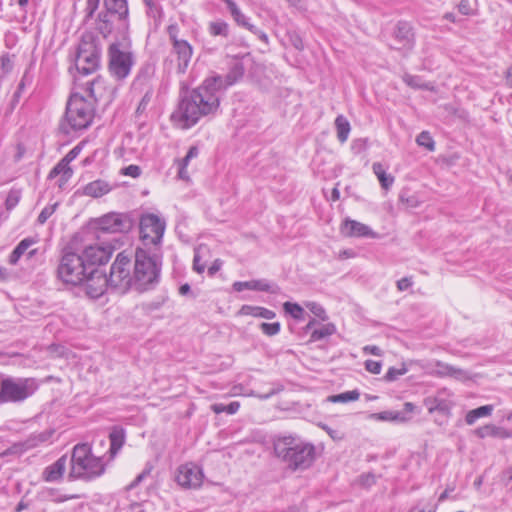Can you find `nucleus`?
<instances>
[{
  "instance_id": "f257e3e1",
  "label": "nucleus",
  "mask_w": 512,
  "mask_h": 512,
  "mask_svg": "<svg viewBox=\"0 0 512 512\" xmlns=\"http://www.w3.org/2000/svg\"><path fill=\"white\" fill-rule=\"evenodd\" d=\"M244 71V65L240 61H235L225 77L207 78L201 86L186 92L171 115L172 122L180 129H188L201 117L215 113L220 104L216 92L239 81Z\"/></svg>"
},
{
  "instance_id": "f03ea898",
  "label": "nucleus",
  "mask_w": 512,
  "mask_h": 512,
  "mask_svg": "<svg viewBox=\"0 0 512 512\" xmlns=\"http://www.w3.org/2000/svg\"><path fill=\"white\" fill-rule=\"evenodd\" d=\"M162 265V253L160 248L155 250L137 248L133 270L134 288L138 292L150 290L159 281Z\"/></svg>"
},
{
  "instance_id": "7ed1b4c3",
  "label": "nucleus",
  "mask_w": 512,
  "mask_h": 512,
  "mask_svg": "<svg viewBox=\"0 0 512 512\" xmlns=\"http://www.w3.org/2000/svg\"><path fill=\"white\" fill-rule=\"evenodd\" d=\"M93 118L94 106L92 102L79 94H73L67 102L65 118L60 124V129L65 134L86 129Z\"/></svg>"
},
{
  "instance_id": "20e7f679",
  "label": "nucleus",
  "mask_w": 512,
  "mask_h": 512,
  "mask_svg": "<svg viewBox=\"0 0 512 512\" xmlns=\"http://www.w3.org/2000/svg\"><path fill=\"white\" fill-rule=\"evenodd\" d=\"M104 472V465L99 457L91 453L87 444H77L71 456L70 479L91 480Z\"/></svg>"
},
{
  "instance_id": "39448f33",
  "label": "nucleus",
  "mask_w": 512,
  "mask_h": 512,
  "mask_svg": "<svg viewBox=\"0 0 512 512\" xmlns=\"http://www.w3.org/2000/svg\"><path fill=\"white\" fill-rule=\"evenodd\" d=\"M277 457L285 461L290 468L305 469L314 461L315 449L311 444L294 443L290 438L278 440L274 444Z\"/></svg>"
},
{
  "instance_id": "423d86ee",
  "label": "nucleus",
  "mask_w": 512,
  "mask_h": 512,
  "mask_svg": "<svg viewBox=\"0 0 512 512\" xmlns=\"http://www.w3.org/2000/svg\"><path fill=\"white\" fill-rule=\"evenodd\" d=\"M38 387L35 378H4L0 382V402H23L31 397Z\"/></svg>"
},
{
  "instance_id": "0eeeda50",
  "label": "nucleus",
  "mask_w": 512,
  "mask_h": 512,
  "mask_svg": "<svg viewBox=\"0 0 512 512\" xmlns=\"http://www.w3.org/2000/svg\"><path fill=\"white\" fill-rule=\"evenodd\" d=\"M91 270L83 257L73 251L65 250L58 265V277L67 284L80 285Z\"/></svg>"
},
{
  "instance_id": "6e6552de",
  "label": "nucleus",
  "mask_w": 512,
  "mask_h": 512,
  "mask_svg": "<svg viewBox=\"0 0 512 512\" xmlns=\"http://www.w3.org/2000/svg\"><path fill=\"white\" fill-rule=\"evenodd\" d=\"M99 57L100 48L95 36L91 33L84 34L78 45L75 58L77 70L84 75L95 72L99 67Z\"/></svg>"
},
{
  "instance_id": "1a4fd4ad",
  "label": "nucleus",
  "mask_w": 512,
  "mask_h": 512,
  "mask_svg": "<svg viewBox=\"0 0 512 512\" xmlns=\"http://www.w3.org/2000/svg\"><path fill=\"white\" fill-rule=\"evenodd\" d=\"M165 231V223L156 215L143 216L140 221L142 248L155 250L160 248V242Z\"/></svg>"
},
{
  "instance_id": "9d476101",
  "label": "nucleus",
  "mask_w": 512,
  "mask_h": 512,
  "mask_svg": "<svg viewBox=\"0 0 512 512\" xmlns=\"http://www.w3.org/2000/svg\"><path fill=\"white\" fill-rule=\"evenodd\" d=\"M130 266V258L123 252L119 253L111 266L110 275L107 277L109 285L120 292H126L130 287H134Z\"/></svg>"
},
{
  "instance_id": "9b49d317",
  "label": "nucleus",
  "mask_w": 512,
  "mask_h": 512,
  "mask_svg": "<svg viewBox=\"0 0 512 512\" xmlns=\"http://www.w3.org/2000/svg\"><path fill=\"white\" fill-rule=\"evenodd\" d=\"M98 230L106 233H127L134 226V220L127 214L108 213L95 221Z\"/></svg>"
},
{
  "instance_id": "f8f14e48",
  "label": "nucleus",
  "mask_w": 512,
  "mask_h": 512,
  "mask_svg": "<svg viewBox=\"0 0 512 512\" xmlns=\"http://www.w3.org/2000/svg\"><path fill=\"white\" fill-rule=\"evenodd\" d=\"M133 64L130 52L121 50L118 44L109 47V70L117 79H123L130 73Z\"/></svg>"
},
{
  "instance_id": "ddd939ff",
  "label": "nucleus",
  "mask_w": 512,
  "mask_h": 512,
  "mask_svg": "<svg viewBox=\"0 0 512 512\" xmlns=\"http://www.w3.org/2000/svg\"><path fill=\"white\" fill-rule=\"evenodd\" d=\"M414 43L415 36L412 26L405 21L398 22L393 32V43L390 44V48L406 55L413 49Z\"/></svg>"
},
{
  "instance_id": "4468645a",
  "label": "nucleus",
  "mask_w": 512,
  "mask_h": 512,
  "mask_svg": "<svg viewBox=\"0 0 512 512\" xmlns=\"http://www.w3.org/2000/svg\"><path fill=\"white\" fill-rule=\"evenodd\" d=\"M203 472L199 466L193 463L181 465L176 474L177 483L189 489L199 488L203 482Z\"/></svg>"
},
{
  "instance_id": "2eb2a0df",
  "label": "nucleus",
  "mask_w": 512,
  "mask_h": 512,
  "mask_svg": "<svg viewBox=\"0 0 512 512\" xmlns=\"http://www.w3.org/2000/svg\"><path fill=\"white\" fill-rule=\"evenodd\" d=\"M82 284H84L88 296L98 298L105 292L109 280L101 270L91 268Z\"/></svg>"
},
{
  "instance_id": "dca6fc26",
  "label": "nucleus",
  "mask_w": 512,
  "mask_h": 512,
  "mask_svg": "<svg viewBox=\"0 0 512 512\" xmlns=\"http://www.w3.org/2000/svg\"><path fill=\"white\" fill-rule=\"evenodd\" d=\"M112 254L111 246H102L99 244L88 245L82 251L81 256L83 257L87 266L96 268L95 265H101L106 263Z\"/></svg>"
},
{
  "instance_id": "f3484780",
  "label": "nucleus",
  "mask_w": 512,
  "mask_h": 512,
  "mask_svg": "<svg viewBox=\"0 0 512 512\" xmlns=\"http://www.w3.org/2000/svg\"><path fill=\"white\" fill-rule=\"evenodd\" d=\"M86 91L89 96L95 101L97 100H111L114 88L109 87L104 78L98 76L92 81L86 83Z\"/></svg>"
},
{
  "instance_id": "a211bd4d",
  "label": "nucleus",
  "mask_w": 512,
  "mask_h": 512,
  "mask_svg": "<svg viewBox=\"0 0 512 512\" xmlns=\"http://www.w3.org/2000/svg\"><path fill=\"white\" fill-rule=\"evenodd\" d=\"M173 51L178 58V71L184 73L192 56V47L185 40H175Z\"/></svg>"
},
{
  "instance_id": "6ab92c4d",
  "label": "nucleus",
  "mask_w": 512,
  "mask_h": 512,
  "mask_svg": "<svg viewBox=\"0 0 512 512\" xmlns=\"http://www.w3.org/2000/svg\"><path fill=\"white\" fill-rule=\"evenodd\" d=\"M341 233L347 237L374 236L367 225L355 220H346L341 227Z\"/></svg>"
},
{
  "instance_id": "aec40b11",
  "label": "nucleus",
  "mask_w": 512,
  "mask_h": 512,
  "mask_svg": "<svg viewBox=\"0 0 512 512\" xmlns=\"http://www.w3.org/2000/svg\"><path fill=\"white\" fill-rule=\"evenodd\" d=\"M474 434L483 439L486 437H493L498 439H507L512 436V433L503 427L494 424H487L474 430Z\"/></svg>"
},
{
  "instance_id": "412c9836",
  "label": "nucleus",
  "mask_w": 512,
  "mask_h": 512,
  "mask_svg": "<svg viewBox=\"0 0 512 512\" xmlns=\"http://www.w3.org/2000/svg\"><path fill=\"white\" fill-rule=\"evenodd\" d=\"M67 458L66 456H62L55 463L48 466L43 473V477L45 481L52 482L59 480L66 468Z\"/></svg>"
},
{
  "instance_id": "4be33fe9",
  "label": "nucleus",
  "mask_w": 512,
  "mask_h": 512,
  "mask_svg": "<svg viewBox=\"0 0 512 512\" xmlns=\"http://www.w3.org/2000/svg\"><path fill=\"white\" fill-rule=\"evenodd\" d=\"M118 20L115 14L105 11L99 13L97 20V30L104 36L107 37L113 30L114 21Z\"/></svg>"
},
{
  "instance_id": "5701e85b",
  "label": "nucleus",
  "mask_w": 512,
  "mask_h": 512,
  "mask_svg": "<svg viewBox=\"0 0 512 512\" xmlns=\"http://www.w3.org/2000/svg\"><path fill=\"white\" fill-rule=\"evenodd\" d=\"M104 7L107 11L117 16L122 21L128 15V6L126 0H104Z\"/></svg>"
},
{
  "instance_id": "b1692460",
  "label": "nucleus",
  "mask_w": 512,
  "mask_h": 512,
  "mask_svg": "<svg viewBox=\"0 0 512 512\" xmlns=\"http://www.w3.org/2000/svg\"><path fill=\"white\" fill-rule=\"evenodd\" d=\"M111 190L110 185L103 180L90 182L84 187V194L91 197H101Z\"/></svg>"
},
{
  "instance_id": "393cba45",
  "label": "nucleus",
  "mask_w": 512,
  "mask_h": 512,
  "mask_svg": "<svg viewBox=\"0 0 512 512\" xmlns=\"http://www.w3.org/2000/svg\"><path fill=\"white\" fill-rule=\"evenodd\" d=\"M198 156V148L196 146H192L190 147L187 155L181 159V160H178L177 163H178V177L184 181H189L190 180V177H189V174L186 170L190 160L192 158H195Z\"/></svg>"
},
{
  "instance_id": "a878e982",
  "label": "nucleus",
  "mask_w": 512,
  "mask_h": 512,
  "mask_svg": "<svg viewBox=\"0 0 512 512\" xmlns=\"http://www.w3.org/2000/svg\"><path fill=\"white\" fill-rule=\"evenodd\" d=\"M240 315H251L253 317H260L264 319H273L275 313L269 309L257 306L243 305L239 310Z\"/></svg>"
},
{
  "instance_id": "bb28decb",
  "label": "nucleus",
  "mask_w": 512,
  "mask_h": 512,
  "mask_svg": "<svg viewBox=\"0 0 512 512\" xmlns=\"http://www.w3.org/2000/svg\"><path fill=\"white\" fill-rule=\"evenodd\" d=\"M110 454L111 456H115L118 451L122 448L125 442V434L124 430L120 428H114L110 435Z\"/></svg>"
},
{
  "instance_id": "cd10ccee",
  "label": "nucleus",
  "mask_w": 512,
  "mask_h": 512,
  "mask_svg": "<svg viewBox=\"0 0 512 512\" xmlns=\"http://www.w3.org/2000/svg\"><path fill=\"white\" fill-rule=\"evenodd\" d=\"M373 172L378 178L380 185L383 189L389 190L390 187L394 183V177L385 172L383 165L379 162H376L372 166Z\"/></svg>"
},
{
  "instance_id": "c85d7f7f",
  "label": "nucleus",
  "mask_w": 512,
  "mask_h": 512,
  "mask_svg": "<svg viewBox=\"0 0 512 512\" xmlns=\"http://www.w3.org/2000/svg\"><path fill=\"white\" fill-rule=\"evenodd\" d=\"M234 290L241 292L244 289L258 290V291H269L270 285L263 281H246V282H235L233 284Z\"/></svg>"
},
{
  "instance_id": "c756f323",
  "label": "nucleus",
  "mask_w": 512,
  "mask_h": 512,
  "mask_svg": "<svg viewBox=\"0 0 512 512\" xmlns=\"http://www.w3.org/2000/svg\"><path fill=\"white\" fill-rule=\"evenodd\" d=\"M437 367L439 370L437 373L441 376H451L456 379H465L467 378V373L459 368H455L448 364H443L441 362H437Z\"/></svg>"
},
{
  "instance_id": "7c9ffc66",
  "label": "nucleus",
  "mask_w": 512,
  "mask_h": 512,
  "mask_svg": "<svg viewBox=\"0 0 512 512\" xmlns=\"http://www.w3.org/2000/svg\"><path fill=\"white\" fill-rule=\"evenodd\" d=\"M493 411L492 405H485L476 409L470 410L465 417L468 425H472L478 418L490 416Z\"/></svg>"
},
{
  "instance_id": "2f4dec72",
  "label": "nucleus",
  "mask_w": 512,
  "mask_h": 512,
  "mask_svg": "<svg viewBox=\"0 0 512 512\" xmlns=\"http://www.w3.org/2000/svg\"><path fill=\"white\" fill-rule=\"evenodd\" d=\"M335 127L337 130V138L341 143H344L348 139V135L350 133V124L348 120L339 115L335 120Z\"/></svg>"
},
{
  "instance_id": "473e14b6",
  "label": "nucleus",
  "mask_w": 512,
  "mask_h": 512,
  "mask_svg": "<svg viewBox=\"0 0 512 512\" xmlns=\"http://www.w3.org/2000/svg\"><path fill=\"white\" fill-rule=\"evenodd\" d=\"M209 249L206 245H199L195 249L194 259H193V269L198 273H203L205 270V262H201L203 258H205L206 254H208Z\"/></svg>"
},
{
  "instance_id": "72a5a7b5",
  "label": "nucleus",
  "mask_w": 512,
  "mask_h": 512,
  "mask_svg": "<svg viewBox=\"0 0 512 512\" xmlns=\"http://www.w3.org/2000/svg\"><path fill=\"white\" fill-rule=\"evenodd\" d=\"M62 175L63 181H67L72 175V169L69 163L62 159L49 173V178H54L57 175Z\"/></svg>"
},
{
  "instance_id": "f704fd0d",
  "label": "nucleus",
  "mask_w": 512,
  "mask_h": 512,
  "mask_svg": "<svg viewBox=\"0 0 512 512\" xmlns=\"http://www.w3.org/2000/svg\"><path fill=\"white\" fill-rule=\"evenodd\" d=\"M336 332V326L333 323L322 325L319 329H315L311 334V341H318Z\"/></svg>"
},
{
  "instance_id": "c9c22d12",
  "label": "nucleus",
  "mask_w": 512,
  "mask_h": 512,
  "mask_svg": "<svg viewBox=\"0 0 512 512\" xmlns=\"http://www.w3.org/2000/svg\"><path fill=\"white\" fill-rule=\"evenodd\" d=\"M231 15L232 17L234 18V20L241 26L247 28L248 30L254 32V33H258L259 31L256 29V27L252 24H250L245 15L239 10V8L237 7V5L235 7H233L231 10Z\"/></svg>"
},
{
  "instance_id": "e433bc0d",
  "label": "nucleus",
  "mask_w": 512,
  "mask_h": 512,
  "mask_svg": "<svg viewBox=\"0 0 512 512\" xmlns=\"http://www.w3.org/2000/svg\"><path fill=\"white\" fill-rule=\"evenodd\" d=\"M359 392L356 390L353 391H347L341 394L337 395H331L328 397V401L330 402H350V401H356L359 399Z\"/></svg>"
},
{
  "instance_id": "4c0bfd02",
  "label": "nucleus",
  "mask_w": 512,
  "mask_h": 512,
  "mask_svg": "<svg viewBox=\"0 0 512 512\" xmlns=\"http://www.w3.org/2000/svg\"><path fill=\"white\" fill-rule=\"evenodd\" d=\"M403 81L408 86H410L412 88L426 89V90L434 91V87L433 86H431L428 83H422L421 79L418 76H413V75L406 74L403 77Z\"/></svg>"
},
{
  "instance_id": "58836bf2",
  "label": "nucleus",
  "mask_w": 512,
  "mask_h": 512,
  "mask_svg": "<svg viewBox=\"0 0 512 512\" xmlns=\"http://www.w3.org/2000/svg\"><path fill=\"white\" fill-rule=\"evenodd\" d=\"M239 408H240V403L237 401L231 402L228 405H223V404H218V403L211 405L212 411L215 412L216 414H220L222 412H226L228 414H235L239 410Z\"/></svg>"
},
{
  "instance_id": "ea45409f",
  "label": "nucleus",
  "mask_w": 512,
  "mask_h": 512,
  "mask_svg": "<svg viewBox=\"0 0 512 512\" xmlns=\"http://www.w3.org/2000/svg\"><path fill=\"white\" fill-rule=\"evenodd\" d=\"M209 32L213 36L226 37L228 35V25L224 21L211 22L209 24Z\"/></svg>"
},
{
  "instance_id": "a19ab883",
  "label": "nucleus",
  "mask_w": 512,
  "mask_h": 512,
  "mask_svg": "<svg viewBox=\"0 0 512 512\" xmlns=\"http://www.w3.org/2000/svg\"><path fill=\"white\" fill-rule=\"evenodd\" d=\"M416 142L419 146L425 147L429 151H434V149H435V143H434L432 137L430 136L429 132H427V131L421 132L417 136Z\"/></svg>"
},
{
  "instance_id": "79ce46f5",
  "label": "nucleus",
  "mask_w": 512,
  "mask_h": 512,
  "mask_svg": "<svg viewBox=\"0 0 512 512\" xmlns=\"http://www.w3.org/2000/svg\"><path fill=\"white\" fill-rule=\"evenodd\" d=\"M283 307L285 311L289 313L293 318L297 320H301L303 318L304 310L300 305L296 303L285 302Z\"/></svg>"
},
{
  "instance_id": "37998d69",
  "label": "nucleus",
  "mask_w": 512,
  "mask_h": 512,
  "mask_svg": "<svg viewBox=\"0 0 512 512\" xmlns=\"http://www.w3.org/2000/svg\"><path fill=\"white\" fill-rule=\"evenodd\" d=\"M277 391L272 389L270 392L264 394V395H258V394H255L254 391H250L249 393H243V387L241 385H235L233 386L232 390H231V395L233 396H236V395H245V396H255V397H258L260 399H268L269 397H271L272 395H274Z\"/></svg>"
},
{
  "instance_id": "c03bdc74",
  "label": "nucleus",
  "mask_w": 512,
  "mask_h": 512,
  "mask_svg": "<svg viewBox=\"0 0 512 512\" xmlns=\"http://www.w3.org/2000/svg\"><path fill=\"white\" fill-rule=\"evenodd\" d=\"M260 329L262 332L267 336H274L279 333L280 331V323L274 322V323H261Z\"/></svg>"
},
{
  "instance_id": "a18cd8bd",
  "label": "nucleus",
  "mask_w": 512,
  "mask_h": 512,
  "mask_svg": "<svg viewBox=\"0 0 512 512\" xmlns=\"http://www.w3.org/2000/svg\"><path fill=\"white\" fill-rule=\"evenodd\" d=\"M306 307L318 318H320L321 320H326L327 319V315H326V312L324 310V308L316 303V302H309L306 304Z\"/></svg>"
},
{
  "instance_id": "49530a36",
  "label": "nucleus",
  "mask_w": 512,
  "mask_h": 512,
  "mask_svg": "<svg viewBox=\"0 0 512 512\" xmlns=\"http://www.w3.org/2000/svg\"><path fill=\"white\" fill-rule=\"evenodd\" d=\"M399 200L410 208H416L421 203L415 195H407L406 193H401Z\"/></svg>"
},
{
  "instance_id": "de8ad7c7",
  "label": "nucleus",
  "mask_w": 512,
  "mask_h": 512,
  "mask_svg": "<svg viewBox=\"0 0 512 512\" xmlns=\"http://www.w3.org/2000/svg\"><path fill=\"white\" fill-rule=\"evenodd\" d=\"M57 204L45 207L38 216V222L44 224L47 219L55 212Z\"/></svg>"
},
{
  "instance_id": "09e8293b",
  "label": "nucleus",
  "mask_w": 512,
  "mask_h": 512,
  "mask_svg": "<svg viewBox=\"0 0 512 512\" xmlns=\"http://www.w3.org/2000/svg\"><path fill=\"white\" fill-rule=\"evenodd\" d=\"M406 372H407V369L405 367H402L400 369L392 367V368H389V370L387 371V373L385 375V379L388 381H394L399 376L404 375Z\"/></svg>"
},
{
  "instance_id": "8fccbe9b",
  "label": "nucleus",
  "mask_w": 512,
  "mask_h": 512,
  "mask_svg": "<svg viewBox=\"0 0 512 512\" xmlns=\"http://www.w3.org/2000/svg\"><path fill=\"white\" fill-rule=\"evenodd\" d=\"M20 199V194L18 191H10L6 198V208L8 210L12 209L17 205Z\"/></svg>"
},
{
  "instance_id": "3c124183",
  "label": "nucleus",
  "mask_w": 512,
  "mask_h": 512,
  "mask_svg": "<svg viewBox=\"0 0 512 512\" xmlns=\"http://www.w3.org/2000/svg\"><path fill=\"white\" fill-rule=\"evenodd\" d=\"M152 97H153V93L151 90H148L145 95L142 97L138 107H137V110L136 112L138 114L142 113L145 111V109L147 108V106L149 105V103L151 102L152 100Z\"/></svg>"
},
{
  "instance_id": "603ef678",
  "label": "nucleus",
  "mask_w": 512,
  "mask_h": 512,
  "mask_svg": "<svg viewBox=\"0 0 512 512\" xmlns=\"http://www.w3.org/2000/svg\"><path fill=\"white\" fill-rule=\"evenodd\" d=\"M99 3H100V0H87V3H86V8H85V12H86V19H91L95 13V11L98 9L99 7Z\"/></svg>"
},
{
  "instance_id": "864d4df0",
  "label": "nucleus",
  "mask_w": 512,
  "mask_h": 512,
  "mask_svg": "<svg viewBox=\"0 0 512 512\" xmlns=\"http://www.w3.org/2000/svg\"><path fill=\"white\" fill-rule=\"evenodd\" d=\"M358 482L364 487H370L376 482V477L372 473H366L359 477Z\"/></svg>"
},
{
  "instance_id": "5fc2aeb1",
  "label": "nucleus",
  "mask_w": 512,
  "mask_h": 512,
  "mask_svg": "<svg viewBox=\"0 0 512 512\" xmlns=\"http://www.w3.org/2000/svg\"><path fill=\"white\" fill-rule=\"evenodd\" d=\"M140 173H141V169L137 165H129V166L121 169V174H123L125 176H131L133 178L140 176Z\"/></svg>"
},
{
  "instance_id": "6e6d98bb",
  "label": "nucleus",
  "mask_w": 512,
  "mask_h": 512,
  "mask_svg": "<svg viewBox=\"0 0 512 512\" xmlns=\"http://www.w3.org/2000/svg\"><path fill=\"white\" fill-rule=\"evenodd\" d=\"M382 364L378 361L366 360L365 368L367 371L373 374H379L381 371Z\"/></svg>"
},
{
  "instance_id": "4d7b16f0",
  "label": "nucleus",
  "mask_w": 512,
  "mask_h": 512,
  "mask_svg": "<svg viewBox=\"0 0 512 512\" xmlns=\"http://www.w3.org/2000/svg\"><path fill=\"white\" fill-rule=\"evenodd\" d=\"M321 428L325 430L328 433V435L335 441H340L344 439V434L339 430L332 429L327 425H321Z\"/></svg>"
},
{
  "instance_id": "13d9d810",
  "label": "nucleus",
  "mask_w": 512,
  "mask_h": 512,
  "mask_svg": "<svg viewBox=\"0 0 512 512\" xmlns=\"http://www.w3.org/2000/svg\"><path fill=\"white\" fill-rule=\"evenodd\" d=\"M34 243L35 241L31 238L24 239L17 245L15 250H17V253H20V255L22 256L26 252V250Z\"/></svg>"
},
{
  "instance_id": "bf43d9fd",
  "label": "nucleus",
  "mask_w": 512,
  "mask_h": 512,
  "mask_svg": "<svg viewBox=\"0 0 512 512\" xmlns=\"http://www.w3.org/2000/svg\"><path fill=\"white\" fill-rule=\"evenodd\" d=\"M412 284L413 282L411 277H404L397 281V288L399 291H405L410 288Z\"/></svg>"
},
{
  "instance_id": "052dcab7",
  "label": "nucleus",
  "mask_w": 512,
  "mask_h": 512,
  "mask_svg": "<svg viewBox=\"0 0 512 512\" xmlns=\"http://www.w3.org/2000/svg\"><path fill=\"white\" fill-rule=\"evenodd\" d=\"M363 352L366 354H372L375 356H381L383 354L382 350L378 346H365L363 348Z\"/></svg>"
},
{
  "instance_id": "680f3d73",
  "label": "nucleus",
  "mask_w": 512,
  "mask_h": 512,
  "mask_svg": "<svg viewBox=\"0 0 512 512\" xmlns=\"http://www.w3.org/2000/svg\"><path fill=\"white\" fill-rule=\"evenodd\" d=\"M459 11L464 14L468 15L471 12L470 3L468 0H462L458 5Z\"/></svg>"
},
{
  "instance_id": "e2e57ef3",
  "label": "nucleus",
  "mask_w": 512,
  "mask_h": 512,
  "mask_svg": "<svg viewBox=\"0 0 512 512\" xmlns=\"http://www.w3.org/2000/svg\"><path fill=\"white\" fill-rule=\"evenodd\" d=\"M80 152V147L76 146L71 151L68 152V154L63 158L66 162L70 163L72 160H74L77 155Z\"/></svg>"
},
{
  "instance_id": "0e129e2a",
  "label": "nucleus",
  "mask_w": 512,
  "mask_h": 512,
  "mask_svg": "<svg viewBox=\"0 0 512 512\" xmlns=\"http://www.w3.org/2000/svg\"><path fill=\"white\" fill-rule=\"evenodd\" d=\"M221 266H222V261L220 259H216L208 269L209 275L213 276L216 272H218L220 270Z\"/></svg>"
},
{
  "instance_id": "69168bd1",
  "label": "nucleus",
  "mask_w": 512,
  "mask_h": 512,
  "mask_svg": "<svg viewBox=\"0 0 512 512\" xmlns=\"http://www.w3.org/2000/svg\"><path fill=\"white\" fill-rule=\"evenodd\" d=\"M168 34H169V37H170V40L172 41V43H174L175 40H178L177 39V26L176 25H170L168 27Z\"/></svg>"
},
{
  "instance_id": "338daca9",
  "label": "nucleus",
  "mask_w": 512,
  "mask_h": 512,
  "mask_svg": "<svg viewBox=\"0 0 512 512\" xmlns=\"http://www.w3.org/2000/svg\"><path fill=\"white\" fill-rule=\"evenodd\" d=\"M375 417L379 420H390L391 421L392 412H389V411L381 412V413L375 414Z\"/></svg>"
},
{
  "instance_id": "774afa93",
  "label": "nucleus",
  "mask_w": 512,
  "mask_h": 512,
  "mask_svg": "<svg viewBox=\"0 0 512 512\" xmlns=\"http://www.w3.org/2000/svg\"><path fill=\"white\" fill-rule=\"evenodd\" d=\"M506 83L509 87H512V66L506 71L505 74Z\"/></svg>"
}]
</instances>
